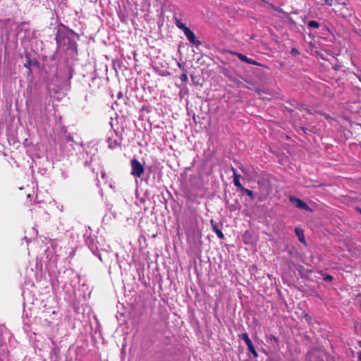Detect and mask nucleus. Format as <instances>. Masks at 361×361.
Here are the masks:
<instances>
[{
    "mask_svg": "<svg viewBox=\"0 0 361 361\" xmlns=\"http://www.w3.org/2000/svg\"><path fill=\"white\" fill-rule=\"evenodd\" d=\"M357 209L360 212V213L361 214V209L357 207Z\"/></svg>",
    "mask_w": 361,
    "mask_h": 361,
    "instance_id": "a878e982",
    "label": "nucleus"
},
{
    "mask_svg": "<svg viewBox=\"0 0 361 361\" xmlns=\"http://www.w3.org/2000/svg\"><path fill=\"white\" fill-rule=\"evenodd\" d=\"M66 145L67 147L70 146V147H73V138L71 137L70 136H67L66 137Z\"/></svg>",
    "mask_w": 361,
    "mask_h": 361,
    "instance_id": "a211bd4d",
    "label": "nucleus"
},
{
    "mask_svg": "<svg viewBox=\"0 0 361 361\" xmlns=\"http://www.w3.org/2000/svg\"><path fill=\"white\" fill-rule=\"evenodd\" d=\"M184 34L187 37L188 40L195 47H197L201 44V42L196 38V36L194 34V32L190 29L185 30Z\"/></svg>",
    "mask_w": 361,
    "mask_h": 361,
    "instance_id": "39448f33",
    "label": "nucleus"
},
{
    "mask_svg": "<svg viewBox=\"0 0 361 361\" xmlns=\"http://www.w3.org/2000/svg\"><path fill=\"white\" fill-rule=\"evenodd\" d=\"M131 172L130 174L136 178H140L144 173L145 169L143 164H142L137 159H133L130 161Z\"/></svg>",
    "mask_w": 361,
    "mask_h": 361,
    "instance_id": "f03ea898",
    "label": "nucleus"
},
{
    "mask_svg": "<svg viewBox=\"0 0 361 361\" xmlns=\"http://www.w3.org/2000/svg\"><path fill=\"white\" fill-rule=\"evenodd\" d=\"M308 26L312 28H318L319 27V24L315 20H310L308 22Z\"/></svg>",
    "mask_w": 361,
    "mask_h": 361,
    "instance_id": "f3484780",
    "label": "nucleus"
},
{
    "mask_svg": "<svg viewBox=\"0 0 361 361\" xmlns=\"http://www.w3.org/2000/svg\"><path fill=\"white\" fill-rule=\"evenodd\" d=\"M240 169L241 170V171L246 176H252V172H253V170L252 169H250L247 167H245L244 166H240Z\"/></svg>",
    "mask_w": 361,
    "mask_h": 361,
    "instance_id": "f8f14e48",
    "label": "nucleus"
},
{
    "mask_svg": "<svg viewBox=\"0 0 361 361\" xmlns=\"http://www.w3.org/2000/svg\"><path fill=\"white\" fill-rule=\"evenodd\" d=\"M358 361H361V351L358 353Z\"/></svg>",
    "mask_w": 361,
    "mask_h": 361,
    "instance_id": "5701e85b",
    "label": "nucleus"
},
{
    "mask_svg": "<svg viewBox=\"0 0 361 361\" xmlns=\"http://www.w3.org/2000/svg\"><path fill=\"white\" fill-rule=\"evenodd\" d=\"M358 345H359V346L361 348V341H360L358 342Z\"/></svg>",
    "mask_w": 361,
    "mask_h": 361,
    "instance_id": "bb28decb",
    "label": "nucleus"
},
{
    "mask_svg": "<svg viewBox=\"0 0 361 361\" xmlns=\"http://www.w3.org/2000/svg\"><path fill=\"white\" fill-rule=\"evenodd\" d=\"M87 243L88 245L89 248L92 251V252L94 255L97 256L99 257V259L102 261V256L98 251L97 247L96 244L94 243V240L90 239L87 241Z\"/></svg>",
    "mask_w": 361,
    "mask_h": 361,
    "instance_id": "0eeeda50",
    "label": "nucleus"
},
{
    "mask_svg": "<svg viewBox=\"0 0 361 361\" xmlns=\"http://www.w3.org/2000/svg\"><path fill=\"white\" fill-rule=\"evenodd\" d=\"M323 353L317 350H312L307 354L308 361H324L322 359Z\"/></svg>",
    "mask_w": 361,
    "mask_h": 361,
    "instance_id": "20e7f679",
    "label": "nucleus"
},
{
    "mask_svg": "<svg viewBox=\"0 0 361 361\" xmlns=\"http://www.w3.org/2000/svg\"><path fill=\"white\" fill-rule=\"evenodd\" d=\"M176 25L179 29L182 30L183 31V32H185V30H187L189 29L188 27L185 26V25L184 23H183L180 21V20L177 19V18H176Z\"/></svg>",
    "mask_w": 361,
    "mask_h": 361,
    "instance_id": "ddd939ff",
    "label": "nucleus"
},
{
    "mask_svg": "<svg viewBox=\"0 0 361 361\" xmlns=\"http://www.w3.org/2000/svg\"><path fill=\"white\" fill-rule=\"evenodd\" d=\"M289 200L297 208L302 209L306 211L310 210V207L305 202H303L302 200L298 197H295L294 196H290Z\"/></svg>",
    "mask_w": 361,
    "mask_h": 361,
    "instance_id": "7ed1b4c3",
    "label": "nucleus"
},
{
    "mask_svg": "<svg viewBox=\"0 0 361 361\" xmlns=\"http://www.w3.org/2000/svg\"><path fill=\"white\" fill-rule=\"evenodd\" d=\"M211 223L212 226V229L216 233V235L219 237V238L223 239L224 238V235L222 233V231L219 229L218 226L216 224H214L213 220L211 221Z\"/></svg>",
    "mask_w": 361,
    "mask_h": 361,
    "instance_id": "9d476101",
    "label": "nucleus"
},
{
    "mask_svg": "<svg viewBox=\"0 0 361 361\" xmlns=\"http://www.w3.org/2000/svg\"><path fill=\"white\" fill-rule=\"evenodd\" d=\"M232 171H233V178H240L241 176L240 174H239L236 169H235L234 168L232 169Z\"/></svg>",
    "mask_w": 361,
    "mask_h": 361,
    "instance_id": "6ab92c4d",
    "label": "nucleus"
},
{
    "mask_svg": "<svg viewBox=\"0 0 361 361\" xmlns=\"http://www.w3.org/2000/svg\"><path fill=\"white\" fill-rule=\"evenodd\" d=\"M233 184L236 186L240 190H241L244 186L240 183V178H233Z\"/></svg>",
    "mask_w": 361,
    "mask_h": 361,
    "instance_id": "dca6fc26",
    "label": "nucleus"
},
{
    "mask_svg": "<svg viewBox=\"0 0 361 361\" xmlns=\"http://www.w3.org/2000/svg\"><path fill=\"white\" fill-rule=\"evenodd\" d=\"M26 106L27 108L29 107V101L28 100L26 101Z\"/></svg>",
    "mask_w": 361,
    "mask_h": 361,
    "instance_id": "393cba45",
    "label": "nucleus"
},
{
    "mask_svg": "<svg viewBox=\"0 0 361 361\" xmlns=\"http://www.w3.org/2000/svg\"><path fill=\"white\" fill-rule=\"evenodd\" d=\"M107 142L108 147L110 149H114L119 145V142L118 141V140L114 138L113 137H109L107 140Z\"/></svg>",
    "mask_w": 361,
    "mask_h": 361,
    "instance_id": "1a4fd4ad",
    "label": "nucleus"
},
{
    "mask_svg": "<svg viewBox=\"0 0 361 361\" xmlns=\"http://www.w3.org/2000/svg\"><path fill=\"white\" fill-rule=\"evenodd\" d=\"M180 80L183 82H186L188 81V75L186 73H183L180 77Z\"/></svg>",
    "mask_w": 361,
    "mask_h": 361,
    "instance_id": "aec40b11",
    "label": "nucleus"
},
{
    "mask_svg": "<svg viewBox=\"0 0 361 361\" xmlns=\"http://www.w3.org/2000/svg\"><path fill=\"white\" fill-rule=\"evenodd\" d=\"M295 232L296 235L298 238L299 241L300 243H305V239L303 230L300 228L297 227L295 228Z\"/></svg>",
    "mask_w": 361,
    "mask_h": 361,
    "instance_id": "6e6552de",
    "label": "nucleus"
},
{
    "mask_svg": "<svg viewBox=\"0 0 361 361\" xmlns=\"http://www.w3.org/2000/svg\"><path fill=\"white\" fill-rule=\"evenodd\" d=\"M268 339L270 341H275V342H278L279 341V339L276 336H274V335H269V337H268Z\"/></svg>",
    "mask_w": 361,
    "mask_h": 361,
    "instance_id": "412c9836",
    "label": "nucleus"
},
{
    "mask_svg": "<svg viewBox=\"0 0 361 361\" xmlns=\"http://www.w3.org/2000/svg\"><path fill=\"white\" fill-rule=\"evenodd\" d=\"M102 178H104V176H105L104 173H102Z\"/></svg>",
    "mask_w": 361,
    "mask_h": 361,
    "instance_id": "cd10ccee",
    "label": "nucleus"
},
{
    "mask_svg": "<svg viewBox=\"0 0 361 361\" xmlns=\"http://www.w3.org/2000/svg\"><path fill=\"white\" fill-rule=\"evenodd\" d=\"M231 54L238 56L240 61H242L245 63H247L248 64L256 65V66L259 65V63H257L256 61L247 57L245 55H243V54L235 52V51H231Z\"/></svg>",
    "mask_w": 361,
    "mask_h": 361,
    "instance_id": "423d86ee",
    "label": "nucleus"
},
{
    "mask_svg": "<svg viewBox=\"0 0 361 361\" xmlns=\"http://www.w3.org/2000/svg\"><path fill=\"white\" fill-rule=\"evenodd\" d=\"M56 40L59 49H63V47L67 44L68 48H71V50H76L75 44L69 37L60 32L56 34Z\"/></svg>",
    "mask_w": 361,
    "mask_h": 361,
    "instance_id": "f257e3e1",
    "label": "nucleus"
},
{
    "mask_svg": "<svg viewBox=\"0 0 361 361\" xmlns=\"http://www.w3.org/2000/svg\"><path fill=\"white\" fill-rule=\"evenodd\" d=\"M332 279V277L329 275L326 277V279Z\"/></svg>",
    "mask_w": 361,
    "mask_h": 361,
    "instance_id": "b1692460",
    "label": "nucleus"
},
{
    "mask_svg": "<svg viewBox=\"0 0 361 361\" xmlns=\"http://www.w3.org/2000/svg\"><path fill=\"white\" fill-rule=\"evenodd\" d=\"M240 191L245 192L250 198L251 200H255V195L252 190L247 189L244 187Z\"/></svg>",
    "mask_w": 361,
    "mask_h": 361,
    "instance_id": "4468645a",
    "label": "nucleus"
},
{
    "mask_svg": "<svg viewBox=\"0 0 361 361\" xmlns=\"http://www.w3.org/2000/svg\"><path fill=\"white\" fill-rule=\"evenodd\" d=\"M291 53H292V54H297V53H298V50H297L296 49H293L291 50Z\"/></svg>",
    "mask_w": 361,
    "mask_h": 361,
    "instance_id": "4be33fe9",
    "label": "nucleus"
},
{
    "mask_svg": "<svg viewBox=\"0 0 361 361\" xmlns=\"http://www.w3.org/2000/svg\"><path fill=\"white\" fill-rule=\"evenodd\" d=\"M51 342H52L53 345H55V343H54V341L53 340L51 341Z\"/></svg>",
    "mask_w": 361,
    "mask_h": 361,
    "instance_id": "c85d7f7f",
    "label": "nucleus"
},
{
    "mask_svg": "<svg viewBox=\"0 0 361 361\" xmlns=\"http://www.w3.org/2000/svg\"><path fill=\"white\" fill-rule=\"evenodd\" d=\"M240 338L241 339H243V340L245 341V344H247V343H249L252 342V341H251V340H250V338H249V335H248V334H247V333H246V332L243 333V334L240 336Z\"/></svg>",
    "mask_w": 361,
    "mask_h": 361,
    "instance_id": "2eb2a0df",
    "label": "nucleus"
},
{
    "mask_svg": "<svg viewBox=\"0 0 361 361\" xmlns=\"http://www.w3.org/2000/svg\"><path fill=\"white\" fill-rule=\"evenodd\" d=\"M246 345L247 347V350L252 354L253 357L255 358L257 357L258 353L256 351L253 343L252 342H250V343L246 344Z\"/></svg>",
    "mask_w": 361,
    "mask_h": 361,
    "instance_id": "9b49d317",
    "label": "nucleus"
}]
</instances>
